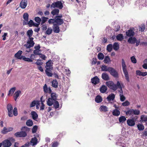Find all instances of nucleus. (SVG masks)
Masks as SVG:
<instances>
[{
	"label": "nucleus",
	"mask_w": 147,
	"mask_h": 147,
	"mask_svg": "<svg viewBox=\"0 0 147 147\" xmlns=\"http://www.w3.org/2000/svg\"><path fill=\"white\" fill-rule=\"evenodd\" d=\"M33 33V31L32 29L28 30L27 32V36L29 37V38L28 39L27 42V44H25L24 46L27 48H30L33 47L34 44L33 40L34 38L31 37L32 36Z\"/></svg>",
	"instance_id": "1"
},
{
	"label": "nucleus",
	"mask_w": 147,
	"mask_h": 147,
	"mask_svg": "<svg viewBox=\"0 0 147 147\" xmlns=\"http://www.w3.org/2000/svg\"><path fill=\"white\" fill-rule=\"evenodd\" d=\"M106 84L110 88L114 91L116 90L117 88L121 89L122 86L123 85V84L120 83L119 81H117L116 84L111 81L107 82Z\"/></svg>",
	"instance_id": "2"
},
{
	"label": "nucleus",
	"mask_w": 147,
	"mask_h": 147,
	"mask_svg": "<svg viewBox=\"0 0 147 147\" xmlns=\"http://www.w3.org/2000/svg\"><path fill=\"white\" fill-rule=\"evenodd\" d=\"M121 65L123 68V70L124 74L125 77L127 81L129 82V78L128 73L126 69V66L125 62L123 59H122Z\"/></svg>",
	"instance_id": "3"
},
{
	"label": "nucleus",
	"mask_w": 147,
	"mask_h": 147,
	"mask_svg": "<svg viewBox=\"0 0 147 147\" xmlns=\"http://www.w3.org/2000/svg\"><path fill=\"white\" fill-rule=\"evenodd\" d=\"M125 113L127 115H129L132 116L134 115H138L140 114V111L138 110L131 109L125 112Z\"/></svg>",
	"instance_id": "4"
},
{
	"label": "nucleus",
	"mask_w": 147,
	"mask_h": 147,
	"mask_svg": "<svg viewBox=\"0 0 147 147\" xmlns=\"http://www.w3.org/2000/svg\"><path fill=\"white\" fill-rule=\"evenodd\" d=\"M63 7L62 3L60 1H58L56 2H54L52 4L51 6V9L55 8H58L59 9H61Z\"/></svg>",
	"instance_id": "5"
},
{
	"label": "nucleus",
	"mask_w": 147,
	"mask_h": 147,
	"mask_svg": "<svg viewBox=\"0 0 147 147\" xmlns=\"http://www.w3.org/2000/svg\"><path fill=\"white\" fill-rule=\"evenodd\" d=\"M7 109L8 110V115L9 117H12L13 115L12 113L13 107L11 104H8L7 105Z\"/></svg>",
	"instance_id": "6"
},
{
	"label": "nucleus",
	"mask_w": 147,
	"mask_h": 147,
	"mask_svg": "<svg viewBox=\"0 0 147 147\" xmlns=\"http://www.w3.org/2000/svg\"><path fill=\"white\" fill-rule=\"evenodd\" d=\"M26 133L25 131H21L15 133V136L18 137H25L27 136Z\"/></svg>",
	"instance_id": "7"
},
{
	"label": "nucleus",
	"mask_w": 147,
	"mask_h": 147,
	"mask_svg": "<svg viewBox=\"0 0 147 147\" xmlns=\"http://www.w3.org/2000/svg\"><path fill=\"white\" fill-rule=\"evenodd\" d=\"M45 68L46 69L45 71L47 75L48 76L52 77L53 74L51 71L53 69V67H45Z\"/></svg>",
	"instance_id": "8"
},
{
	"label": "nucleus",
	"mask_w": 147,
	"mask_h": 147,
	"mask_svg": "<svg viewBox=\"0 0 147 147\" xmlns=\"http://www.w3.org/2000/svg\"><path fill=\"white\" fill-rule=\"evenodd\" d=\"M2 145L3 147H9L11 145V143L10 141L6 140H4L2 142Z\"/></svg>",
	"instance_id": "9"
},
{
	"label": "nucleus",
	"mask_w": 147,
	"mask_h": 147,
	"mask_svg": "<svg viewBox=\"0 0 147 147\" xmlns=\"http://www.w3.org/2000/svg\"><path fill=\"white\" fill-rule=\"evenodd\" d=\"M28 3V0H22L20 3V6L22 9H25Z\"/></svg>",
	"instance_id": "10"
},
{
	"label": "nucleus",
	"mask_w": 147,
	"mask_h": 147,
	"mask_svg": "<svg viewBox=\"0 0 147 147\" xmlns=\"http://www.w3.org/2000/svg\"><path fill=\"white\" fill-rule=\"evenodd\" d=\"M109 72L111 75L115 77H117L118 76L117 72L113 68L111 67Z\"/></svg>",
	"instance_id": "11"
},
{
	"label": "nucleus",
	"mask_w": 147,
	"mask_h": 147,
	"mask_svg": "<svg viewBox=\"0 0 147 147\" xmlns=\"http://www.w3.org/2000/svg\"><path fill=\"white\" fill-rule=\"evenodd\" d=\"M57 17H55V23L56 24L58 25H60L63 24L64 22L63 20Z\"/></svg>",
	"instance_id": "12"
},
{
	"label": "nucleus",
	"mask_w": 147,
	"mask_h": 147,
	"mask_svg": "<svg viewBox=\"0 0 147 147\" xmlns=\"http://www.w3.org/2000/svg\"><path fill=\"white\" fill-rule=\"evenodd\" d=\"M119 93V96H120V100L121 101H123L125 99V97L123 95V91L122 90V87L121 89L120 88V90H118Z\"/></svg>",
	"instance_id": "13"
},
{
	"label": "nucleus",
	"mask_w": 147,
	"mask_h": 147,
	"mask_svg": "<svg viewBox=\"0 0 147 147\" xmlns=\"http://www.w3.org/2000/svg\"><path fill=\"white\" fill-rule=\"evenodd\" d=\"M91 82L92 83L96 85L100 82V80L97 76H96L92 78Z\"/></svg>",
	"instance_id": "14"
},
{
	"label": "nucleus",
	"mask_w": 147,
	"mask_h": 147,
	"mask_svg": "<svg viewBox=\"0 0 147 147\" xmlns=\"http://www.w3.org/2000/svg\"><path fill=\"white\" fill-rule=\"evenodd\" d=\"M22 51L21 50L19 51L15 55V57L20 59H22V56H21Z\"/></svg>",
	"instance_id": "15"
},
{
	"label": "nucleus",
	"mask_w": 147,
	"mask_h": 147,
	"mask_svg": "<svg viewBox=\"0 0 147 147\" xmlns=\"http://www.w3.org/2000/svg\"><path fill=\"white\" fill-rule=\"evenodd\" d=\"M59 25L56 24H53V31L55 33H58L60 32V29Z\"/></svg>",
	"instance_id": "16"
},
{
	"label": "nucleus",
	"mask_w": 147,
	"mask_h": 147,
	"mask_svg": "<svg viewBox=\"0 0 147 147\" xmlns=\"http://www.w3.org/2000/svg\"><path fill=\"white\" fill-rule=\"evenodd\" d=\"M127 123L128 125L130 126H133L135 124V122L133 119H127Z\"/></svg>",
	"instance_id": "17"
},
{
	"label": "nucleus",
	"mask_w": 147,
	"mask_h": 147,
	"mask_svg": "<svg viewBox=\"0 0 147 147\" xmlns=\"http://www.w3.org/2000/svg\"><path fill=\"white\" fill-rule=\"evenodd\" d=\"M38 142V140L36 137H34L32 138L30 142L31 144L33 146L37 144Z\"/></svg>",
	"instance_id": "18"
},
{
	"label": "nucleus",
	"mask_w": 147,
	"mask_h": 147,
	"mask_svg": "<svg viewBox=\"0 0 147 147\" xmlns=\"http://www.w3.org/2000/svg\"><path fill=\"white\" fill-rule=\"evenodd\" d=\"M136 41V39L135 37H130L127 40V42L131 44H134Z\"/></svg>",
	"instance_id": "19"
},
{
	"label": "nucleus",
	"mask_w": 147,
	"mask_h": 147,
	"mask_svg": "<svg viewBox=\"0 0 147 147\" xmlns=\"http://www.w3.org/2000/svg\"><path fill=\"white\" fill-rule=\"evenodd\" d=\"M126 34L129 37L133 36L134 35V32L131 29L129 30L126 32Z\"/></svg>",
	"instance_id": "20"
},
{
	"label": "nucleus",
	"mask_w": 147,
	"mask_h": 147,
	"mask_svg": "<svg viewBox=\"0 0 147 147\" xmlns=\"http://www.w3.org/2000/svg\"><path fill=\"white\" fill-rule=\"evenodd\" d=\"M102 78L105 80H108L109 79V78L108 74L105 73H103L102 74Z\"/></svg>",
	"instance_id": "21"
},
{
	"label": "nucleus",
	"mask_w": 147,
	"mask_h": 147,
	"mask_svg": "<svg viewBox=\"0 0 147 147\" xmlns=\"http://www.w3.org/2000/svg\"><path fill=\"white\" fill-rule=\"evenodd\" d=\"M111 67H108L105 65H102L101 68L102 71H109Z\"/></svg>",
	"instance_id": "22"
},
{
	"label": "nucleus",
	"mask_w": 147,
	"mask_h": 147,
	"mask_svg": "<svg viewBox=\"0 0 147 147\" xmlns=\"http://www.w3.org/2000/svg\"><path fill=\"white\" fill-rule=\"evenodd\" d=\"M32 119L34 120H36L38 118V115L37 113L34 111L31 112V113Z\"/></svg>",
	"instance_id": "23"
},
{
	"label": "nucleus",
	"mask_w": 147,
	"mask_h": 147,
	"mask_svg": "<svg viewBox=\"0 0 147 147\" xmlns=\"http://www.w3.org/2000/svg\"><path fill=\"white\" fill-rule=\"evenodd\" d=\"M107 90V86L105 85H102L100 88V92L103 93L105 92Z\"/></svg>",
	"instance_id": "24"
},
{
	"label": "nucleus",
	"mask_w": 147,
	"mask_h": 147,
	"mask_svg": "<svg viewBox=\"0 0 147 147\" xmlns=\"http://www.w3.org/2000/svg\"><path fill=\"white\" fill-rule=\"evenodd\" d=\"M59 12V10L58 9H53L51 12V14L53 16L58 15Z\"/></svg>",
	"instance_id": "25"
},
{
	"label": "nucleus",
	"mask_w": 147,
	"mask_h": 147,
	"mask_svg": "<svg viewBox=\"0 0 147 147\" xmlns=\"http://www.w3.org/2000/svg\"><path fill=\"white\" fill-rule=\"evenodd\" d=\"M54 102V100L51 98H49L47 101V104L49 106H52Z\"/></svg>",
	"instance_id": "26"
},
{
	"label": "nucleus",
	"mask_w": 147,
	"mask_h": 147,
	"mask_svg": "<svg viewBox=\"0 0 147 147\" xmlns=\"http://www.w3.org/2000/svg\"><path fill=\"white\" fill-rule=\"evenodd\" d=\"M115 95L113 94H111L110 95H109L107 97V99L109 101L111 100H113L115 98Z\"/></svg>",
	"instance_id": "27"
},
{
	"label": "nucleus",
	"mask_w": 147,
	"mask_h": 147,
	"mask_svg": "<svg viewBox=\"0 0 147 147\" xmlns=\"http://www.w3.org/2000/svg\"><path fill=\"white\" fill-rule=\"evenodd\" d=\"M112 114L114 116H118L120 114V111L117 109H115L113 111Z\"/></svg>",
	"instance_id": "28"
},
{
	"label": "nucleus",
	"mask_w": 147,
	"mask_h": 147,
	"mask_svg": "<svg viewBox=\"0 0 147 147\" xmlns=\"http://www.w3.org/2000/svg\"><path fill=\"white\" fill-rule=\"evenodd\" d=\"M100 110L101 111L106 112L108 111V108L106 106L104 105L101 106L99 108Z\"/></svg>",
	"instance_id": "29"
},
{
	"label": "nucleus",
	"mask_w": 147,
	"mask_h": 147,
	"mask_svg": "<svg viewBox=\"0 0 147 147\" xmlns=\"http://www.w3.org/2000/svg\"><path fill=\"white\" fill-rule=\"evenodd\" d=\"M16 90V88L14 87L11 88L9 91L8 96H12Z\"/></svg>",
	"instance_id": "30"
},
{
	"label": "nucleus",
	"mask_w": 147,
	"mask_h": 147,
	"mask_svg": "<svg viewBox=\"0 0 147 147\" xmlns=\"http://www.w3.org/2000/svg\"><path fill=\"white\" fill-rule=\"evenodd\" d=\"M51 98L54 100V101L56 100H57V95L56 93L53 92L51 94Z\"/></svg>",
	"instance_id": "31"
},
{
	"label": "nucleus",
	"mask_w": 147,
	"mask_h": 147,
	"mask_svg": "<svg viewBox=\"0 0 147 147\" xmlns=\"http://www.w3.org/2000/svg\"><path fill=\"white\" fill-rule=\"evenodd\" d=\"M104 61L105 63L107 64L109 63L111 61V60L109 57L108 56H106L104 58Z\"/></svg>",
	"instance_id": "32"
},
{
	"label": "nucleus",
	"mask_w": 147,
	"mask_h": 147,
	"mask_svg": "<svg viewBox=\"0 0 147 147\" xmlns=\"http://www.w3.org/2000/svg\"><path fill=\"white\" fill-rule=\"evenodd\" d=\"M102 98L99 95L97 96L96 97L95 99V101L98 103L101 102L102 101Z\"/></svg>",
	"instance_id": "33"
},
{
	"label": "nucleus",
	"mask_w": 147,
	"mask_h": 147,
	"mask_svg": "<svg viewBox=\"0 0 147 147\" xmlns=\"http://www.w3.org/2000/svg\"><path fill=\"white\" fill-rule=\"evenodd\" d=\"M34 22L33 21L31 20L28 22H24L23 24L24 25L28 24L30 27H31L32 26Z\"/></svg>",
	"instance_id": "34"
},
{
	"label": "nucleus",
	"mask_w": 147,
	"mask_h": 147,
	"mask_svg": "<svg viewBox=\"0 0 147 147\" xmlns=\"http://www.w3.org/2000/svg\"><path fill=\"white\" fill-rule=\"evenodd\" d=\"M58 83L57 81L56 80H54L52 81V86L54 88H57L58 87Z\"/></svg>",
	"instance_id": "35"
},
{
	"label": "nucleus",
	"mask_w": 147,
	"mask_h": 147,
	"mask_svg": "<svg viewBox=\"0 0 147 147\" xmlns=\"http://www.w3.org/2000/svg\"><path fill=\"white\" fill-rule=\"evenodd\" d=\"M43 96H42L40 98V101L41 103V105L40 107V110H43L45 108V105L43 103V102L45 101V100H42Z\"/></svg>",
	"instance_id": "36"
},
{
	"label": "nucleus",
	"mask_w": 147,
	"mask_h": 147,
	"mask_svg": "<svg viewBox=\"0 0 147 147\" xmlns=\"http://www.w3.org/2000/svg\"><path fill=\"white\" fill-rule=\"evenodd\" d=\"M113 47L115 51L118 50L119 49V46L118 43L116 42L114 43L113 46Z\"/></svg>",
	"instance_id": "37"
},
{
	"label": "nucleus",
	"mask_w": 147,
	"mask_h": 147,
	"mask_svg": "<svg viewBox=\"0 0 147 147\" xmlns=\"http://www.w3.org/2000/svg\"><path fill=\"white\" fill-rule=\"evenodd\" d=\"M28 14L27 13H24L23 15V18L25 20L24 22H27L28 21Z\"/></svg>",
	"instance_id": "38"
},
{
	"label": "nucleus",
	"mask_w": 147,
	"mask_h": 147,
	"mask_svg": "<svg viewBox=\"0 0 147 147\" xmlns=\"http://www.w3.org/2000/svg\"><path fill=\"white\" fill-rule=\"evenodd\" d=\"M126 120L125 117L124 116H121L120 117L119 119V120L120 123H123Z\"/></svg>",
	"instance_id": "39"
},
{
	"label": "nucleus",
	"mask_w": 147,
	"mask_h": 147,
	"mask_svg": "<svg viewBox=\"0 0 147 147\" xmlns=\"http://www.w3.org/2000/svg\"><path fill=\"white\" fill-rule=\"evenodd\" d=\"M26 124L27 126L31 127L32 125L33 122L31 120L29 119L26 121Z\"/></svg>",
	"instance_id": "40"
},
{
	"label": "nucleus",
	"mask_w": 147,
	"mask_h": 147,
	"mask_svg": "<svg viewBox=\"0 0 147 147\" xmlns=\"http://www.w3.org/2000/svg\"><path fill=\"white\" fill-rule=\"evenodd\" d=\"M53 32V30L51 27H49L45 32V34L50 35Z\"/></svg>",
	"instance_id": "41"
},
{
	"label": "nucleus",
	"mask_w": 147,
	"mask_h": 147,
	"mask_svg": "<svg viewBox=\"0 0 147 147\" xmlns=\"http://www.w3.org/2000/svg\"><path fill=\"white\" fill-rule=\"evenodd\" d=\"M53 64L51 61L49 60L46 62L45 67H53Z\"/></svg>",
	"instance_id": "42"
},
{
	"label": "nucleus",
	"mask_w": 147,
	"mask_h": 147,
	"mask_svg": "<svg viewBox=\"0 0 147 147\" xmlns=\"http://www.w3.org/2000/svg\"><path fill=\"white\" fill-rule=\"evenodd\" d=\"M116 38L117 40L121 41L123 39V36L122 34H119L116 36Z\"/></svg>",
	"instance_id": "43"
},
{
	"label": "nucleus",
	"mask_w": 147,
	"mask_h": 147,
	"mask_svg": "<svg viewBox=\"0 0 147 147\" xmlns=\"http://www.w3.org/2000/svg\"><path fill=\"white\" fill-rule=\"evenodd\" d=\"M54 102L53 104L54 107L55 109H57L59 108V103L58 101L56 100L54 101Z\"/></svg>",
	"instance_id": "44"
},
{
	"label": "nucleus",
	"mask_w": 147,
	"mask_h": 147,
	"mask_svg": "<svg viewBox=\"0 0 147 147\" xmlns=\"http://www.w3.org/2000/svg\"><path fill=\"white\" fill-rule=\"evenodd\" d=\"M22 59H23L24 61L27 62H32L33 61V60H32L31 59H30V58H26L24 56H22Z\"/></svg>",
	"instance_id": "45"
},
{
	"label": "nucleus",
	"mask_w": 147,
	"mask_h": 147,
	"mask_svg": "<svg viewBox=\"0 0 147 147\" xmlns=\"http://www.w3.org/2000/svg\"><path fill=\"white\" fill-rule=\"evenodd\" d=\"M98 58L99 60H102L104 58V55L102 53H99L98 54Z\"/></svg>",
	"instance_id": "46"
},
{
	"label": "nucleus",
	"mask_w": 147,
	"mask_h": 147,
	"mask_svg": "<svg viewBox=\"0 0 147 147\" xmlns=\"http://www.w3.org/2000/svg\"><path fill=\"white\" fill-rule=\"evenodd\" d=\"M137 126L138 129L140 131H142L144 129V126L142 124H139Z\"/></svg>",
	"instance_id": "47"
},
{
	"label": "nucleus",
	"mask_w": 147,
	"mask_h": 147,
	"mask_svg": "<svg viewBox=\"0 0 147 147\" xmlns=\"http://www.w3.org/2000/svg\"><path fill=\"white\" fill-rule=\"evenodd\" d=\"M113 45L111 44H109L107 46V49L109 52H111L112 50Z\"/></svg>",
	"instance_id": "48"
},
{
	"label": "nucleus",
	"mask_w": 147,
	"mask_h": 147,
	"mask_svg": "<svg viewBox=\"0 0 147 147\" xmlns=\"http://www.w3.org/2000/svg\"><path fill=\"white\" fill-rule=\"evenodd\" d=\"M21 93V91L18 90L16 91L14 93V96L15 98H18L19 96V95Z\"/></svg>",
	"instance_id": "49"
},
{
	"label": "nucleus",
	"mask_w": 147,
	"mask_h": 147,
	"mask_svg": "<svg viewBox=\"0 0 147 147\" xmlns=\"http://www.w3.org/2000/svg\"><path fill=\"white\" fill-rule=\"evenodd\" d=\"M42 20L41 21V24L42 25L47 21V20L48 19V18L45 17H42Z\"/></svg>",
	"instance_id": "50"
},
{
	"label": "nucleus",
	"mask_w": 147,
	"mask_h": 147,
	"mask_svg": "<svg viewBox=\"0 0 147 147\" xmlns=\"http://www.w3.org/2000/svg\"><path fill=\"white\" fill-rule=\"evenodd\" d=\"M43 90L45 93H47L48 92V88L46 84H45L43 87Z\"/></svg>",
	"instance_id": "51"
},
{
	"label": "nucleus",
	"mask_w": 147,
	"mask_h": 147,
	"mask_svg": "<svg viewBox=\"0 0 147 147\" xmlns=\"http://www.w3.org/2000/svg\"><path fill=\"white\" fill-rule=\"evenodd\" d=\"M141 119L143 121L146 122L147 121V118L145 115H142L141 117Z\"/></svg>",
	"instance_id": "52"
},
{
	"label": "nucleus",
	"mask_w": 147,
	"mask_h": 147,
	"mask_svg": "<svg viewBox=\"0 0 147 147\" xmlns=\"http://www.w3.org/2000/svg\"><path fill=\"white\" fill-rule=\"evenodd\" d=\"M34 20L37 23H40L41 21L40 18L38 17H36L35 18Z\"/></svg>",
	"instance_id": "53"
},
{
	"label": "nucleus",
	"mask_w": 147,
	"mask_h": 147,
	"mask_svg": "<svg viewBox=\"0 0 147 147\" xmlns=\"http://www.w3.org/2000/svg\"><path fill=\"white\" fill-rule=\"evenodd\" d=\"M130 58L131 60V61L132 63H136V59L134 56H133L131 57Z\"/></svg>",
	"instance_id": "54"
},
{
	"label": "nucleus",
	"mask_w": 147,
	"mask_h": 147,
	"mask_svg": "<svg viewBox=\"0 0 147 147\" xmlns=\"http://www.w3.org/2000/svg\"><path fill=\"white\" fill-rule=\"evenodd\" d=\"M55 18H54V19H50L48 21V23L49 24H55L54 23H55Z\"/></svg>",
	"instance_id": "55"
},
{
	"label": "nucleus",
	"mask_w": 147,
	"mask_h": 147,
	"mask_svg": "<svg viewBox=\"0 0 147 147\" xmlns=\"http://www.w3.org/2000/svg\"><path fill=\"white\" fill-rule=\"evenodd\" d=\"M38 127L36 125L34 126L32 129V133H35L37 130Z\"/></svg>",
	"instance_id": "56"
},
{
	"label": "nucleus",
	"mask_w": 147,
	"mask_h": 147,
	"mask_svg": "<svg viewBox=\"0 0 147 147\" xmlns=\"http://www.w3.org/2000/svg\"><path fill=\"white\" fill-rule=\"evenodd\" d=\"M59 144V143L57 142H53L52 143V147H57Z\"/></svg>",
	"instance_id": "57"
},
{
	"label": "nucleus",
	"mask_w": 147,
	"mask_h": 147,
	"mask_svg": "<svg viewBox=\"0 0 147 147\" xmlns=\"http://www.w3.org/2000/svg\"><path fill=\"white\" fill-rule=\"evenodd\" d=\"M130 104V103L128 101H126L122 103V105L123 106H126L129 105Z\"/></svg>",
	"instance_id": "58"
},
{
	"label": "nucleus",
	"mask_w": 147,
	"mask_h": 147,
	"mask_svg": "<svg viewBox=\"0 0 147 147\" xmlns=\"http://www.w3.org/2000/svg\"><path fill=\"white\" fill-rule=\"evenodd\" d=\"M13 114L15 116H16L18 114L17 109L16 107L14 108L13 110Z\"/></svg>",
	"instance_id": "59"
},
{
	"label": "nucleus",
	"mask_w": 147,
	"mask_h": 147,
	"mask_svg": "<svg viewBox=\"0 0 147 147\" xmlns=\"http://www.w3.org/2000/svg\"><path fill=\"white\" fill-rule=\"evenodd\" d=\"M9 131L6 127H4L2 130L1 132L3 134H5L6 133L8 132Z\"/></svg>",
	"instance_id": "60"
},
{
	"label": "nucleus",
	"mask_w": 147,
	"mask_h": 147,
	"mask_svg": "<svg viewBox=\"0 0 147 147\" xmlns=\"http://www.w3.org/2000/svg\"><path fill=\"white\" fill-rule=\"evenodd\" d=\"M145 28V25L144 24H143L141 25L140 28V30L141 32L143 31Z\"/></svg>",
	"instance_id": "61"
},
{
	"label": "nucleus",
	"mask_w": 147,
	"mask_h": 147,
	"mask_svg": "<svg viewBox=\"0 0 147 147\" xmlns=\"http://www.w3.org/2000/svg\"><path fill=\"white\" fill-rule=\"evenodd\" d=\"M41 60H38L36 63V64L37 65H41L43 63L42 62Z\"/></svg>",
	"instance_id": "62"
},
{
	"label": "nucleus",
	"mask_w": 147,
	"mask_h": 147,
	"mask_svg": "<svg viewBox=\"0 0 147 147\" xmlns=\"http://www.w3.org/2000/svg\"><path fill=\"white\" fill-rule=\"evenodd\" d=\"M40 50H35L33 51L34 53L36 55H39L40 54V53H39Z\"/></svg>",
	"instance_id": "63"
},
{
	"label": "nucleus",
	"mask_w": 147,
	"mask_h": 147,
	"mask_svg": "<svg viewBox=\"0 0 147 147\" xmlns=\"http://www.w3.org/2000/svg\"><path fill=\"white\" fill-rule=\"evenodd\" d=\"M36 104V101L35 100L33 101L31 103L30 106V107H34Z\"/></svg>",
	"instance_id": "64"
}]
</instances>
